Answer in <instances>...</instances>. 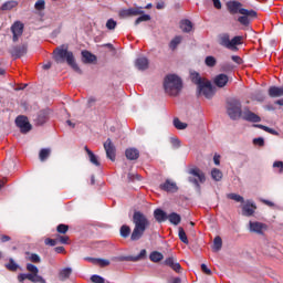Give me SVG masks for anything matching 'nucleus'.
I'll return each instance as SVG.
<instances>
[{
    "mask_svg": "<svg viewBox=\"0 0 283 283\" xmlns=\"http://www.w3.org/2000/svg\"><path fill=\"white\" fill-rule=\"evenodd\" d=\"M227 114L231 120H238V118H242L243 120H247L248 123H261L262 118L251 112L249 107H245L242 111V103L240 99L231 98L227 102Z\"/></svg>",
    "mask_w": 283,
    "mask_h": 283,
    "instance_id": "obj_1",
    "label": "nucleus"
},
{
    "mask_svg": "<svg viewBox=\"0 0 283 283\" xmlns=\"http://www.w3.org/2000/svg\"><path fill=\"white\" fill-rule=\"evenodd\" d=\"M133 224H135V227L130 234V240L133 242H137V240H140V238L145 235V231L149 229V224L151 223L149 222V219L147 218V216H145V213L140 211H135L133 214Z\"/></svg>",
    "mask_w": 283,
    "mask_h": 283,
    "instance_id": "obj_2",
    "label": "nucleus"
},
{
    "mask_svg": "<svg viewBox=\"0 0 283 283\" xmlns=\"http://www.w3.org/2000/svg\"><path fill=\"white\" fill-rule=\"evenodd\" d=\"M190 78L197 85V96H205L208 101L213 98L216 91H213V85L209 80L202 78L198 72L190 73Z\"/></svg>",
    "mask_w": 283,
    "mask_h": 283,
    "instance_id": "obj_3",
    "label": "nucleus"
},
{
    "mask_svg": "<svg viewBox=\"0 0 283 283\" xmlns=\"http://www.w3.org/2000/svg\"><path fill=\"white\" fill-rule=\"evenodd\" d=\"M54 59H55L56 63H65L66 62L67 65H70V67H72V70L74 72H76V74H83V71L76 63L74 53L72 51H69L67 48H63V46L56 48L54 51Z\"/></svg>",
    "mask_w": 283,
    "mask_h": 283,
    "instance_id": "obj_4",
    "label": "nucleus"
},
{
    "mask_svg": "<svg viewBox=\"0 0 283 283\" xmlns=\"http://www.w3.org/2000/svg\"><path fill=\"white\" fill-rule=\"evenodd\" d=\"M164 90L168 96H178L182 92V80L176 74H168L164 78Z\"/></svg>",
    "mask_w": 283,
    "mask_h": 283,
    "instance_id": "obj_5",
    "label": "nucleus"
},
{
    "mask_svg": "<svg viewBox=\"0 0 283 283\" xmlns=\"http://www.w3.org/2000/svg\"><path fill=\"white\" fill-rule=\"evenodd\" d=\"M219 45L227 48V50L238 51V45H242V36L237 35L232 40L229 33L219 34Z\"/></svg>",
    "mask_w": 283,
    "mask_h": 283,
    "instance_id": "obj_6",
    "label": "nucleus"
},
{
    "mask_svg": "<svg viewBox=\"0 0 283 283\" xmlns=\"http://www.w3.org/2000/svg\"><path fill=\"white\" fill-rule=\"evenodd\" d=\"M189 174V182L195 185L197 191H200V182L205 184L207 181V177L205 176L203 171L200 170L198 167L190 168L188 170Z\"/></svg>",
    "mask_w": 283,
    "mask_h": 283,
    "instance_id": "obj_7",
    "label": "nucleus"
},
{
    "mask_svg": "<svg viewBox=\"0 0 283 283\" xmlns=\"http://www.w3.org/2000/svg\"><path fill=\"white\" fill-rule=\"evenodd\" d=\"M227 8L230 14H245L250 17H258V12H255L254 10H248L242 8V4L238 1H229L227 3Z\"/></svg>",
    "mask_w": 283,
    "mask_h": 283,
    "instance_id": "obj_8",
    "label": "nucleus"
},
{
    "mask_svg": "<svg viewBox=\"0 0 283 283\" xmlns=\"http://www.w3.org/2000/svg\"><path fill=\"white\" fill-rule=\"evenodd\" d=\"M15 125L20 128V132L22 134H28V132H30L32 129V125L28 120V117L22 116V115H20L15 118Z\"/></svg>",
    "mask_w": 283,
    "mask_h": 283,
    "instance_id": "obj_9",
    "label": "nucleus"
},
{
    "mask_svg": "<svg viewBox=\"0 0 283 283\" xmlns=\"http://www.w3.org/2000/svg\"><path fill=\"white\" fill-rule=\"evenodd\" d=\"M9 54L14 59H21V56H25L28 54V44L13 45L9 50Z\"/></svg>",
    "mask_w": 283,
    "mask_h": 283,
    "instance_id": "obj_10",
    "label": "nucleus"
},
{
    "mask_svg": "<svg viewBox=\"0 0 283 283\" xmlns=\"http://www.w3.org/2000/svg\"><path fill=\"white\" fill-rule=\"evenodd\" d=\"M104 149L106 151V158L114 163L116 160V146H114V143H112L111 138H107L104 143Z\"/></svg>",
    "mask_w": 283,
    "mask_h": 283,
    "instance_id": "obj_11",
    "label": "nucleus"
},
{
    "mask_svg": "<svg viewBox=\"0 0 283 283\" xmlns=\"http://www.w3.org/2000/svg\"><path fill=\"white\" fill-rule=\"evenodd\" d=\"M143 7L122 9L119 11L120 19H127V17H138V14H144Z\"/></svg>",
    "mask_w": 283,
    "mask_h": 283,
    "instance_id": "obj_12",
    "label": "nucleus"
},
{
    "mask_svg": "<svg viewBox=\"0 0 283 283\" xmlns=\"http://www.w3.org/2000/svg\"><path fill=\"white\" fill-rule=\"evenodd\" d=\"M256 209L258 207L255 206V202H253V200H247L242 205V216L251 218V216L255 213Z\"/></svg>",
    "mask_w": 283,
    "mask_h": 283,
    "instance_id": "obj_13",
    "label": "nucleus"
},
{
    "mask_svg": "<svg viewBox=\"0 0 283 283\" xmlns=\"http://www.w3.org/2000/svg\"><path fill=\"white\" fill-rule=\"evenodd\" d=\"M11 32L13 34L12 41L13 43H17L19 41V38L23 35V23L17 21L11 27Z\"/></svg>",
    "mask_w": 283,
    "mask_h": 283,
    "instance_id": "obj_14",
    "label": "nucleus"
},
{
    "mask_svg": "<svg viewBox=\"0 0 283 283\" xmlns=\"http://www.w3.org/2000/svg\"><path fill=\"white\" fill-rule=\"evenodd\" d=\"M264 229H266V226L262 222H258V221L249 222V231L251 233H258L259 235H262V233H264Z\"/></svg>",
    "mask_w": 283,
    "mask_h": 283,
    "instance_id": "obj_15",
    "label": "nucleus"
},
{
    "mask_svg": "<svg viewBox=\"0 0 283 283\" xmlns=\"http://www.w3.org/2000/svg\"><path fill=\"white\" fill-rule=\"evenodd\" d=\"M145 258H147V250L143 249L136 256H122L119 260L122 262H139V260H145Z\"/></svg>",
    "mask_w": 283,
    "mask_h": 283,
    "instance_id": "obj_16",
    "label": "nucleus"
},
{
    "mask_svg": "<svg viewBox=\"0 0 283 283\" xmlns=\"http://www.w3.org/2000/svg\"><path fill=\"white\" fill-rule=\"evenodd\" d=\"M213 83L217 87H226L227 83H229V76L221 73L213 78Z\"/></svg>",
    "mask_w": 283,
    "mask_h": 283,
    "instance_id": "obj_17",
    "label": "nucleus"
},
{
    "mask_svg": "<svg viewBox=\"0 0 283 283\" xmlns=\"http://www.w3.org/2000/svg\"><path fill=\"white\" fill-rule=\"evenodd\" d=\"M135 66L137 67V70L145 72V70H148L149 67V60L145 56L137 57L135 61Z\"/></svg>",
    "mask_w": 283,
    "mask_h": 283,
    "instance_id": "obj_18",
    "label": "nucleus"
},
{
    "mask_svg": "<svg viewBox=\"0 0 283 283\" xmlns=\"http://www.w3.org/2000/svg\"><path fill=\"white\" fill-rule=\"evenodd\" d=\"M164 264H166V266H169L170 269H172V271H176V273H180V269H182V266H180V263H178L174 260V256L167 258L164 261Z\"/></svg>",
    "mask_w": 283,
    "mask_h": 283,
    "instance_id": "obj_19",
    "label": "nucleus"
},
{
    "mask_svg": "<svg viewBox=\"0 0 283 283\" xmlns=\"http://www.w3.org/2000/svg\"><path fill=\"white\" fill-rule=\"evenodd\" d=\"M160 189H163V191L175 193V191H178V186H176V182L166 180L164 184L160 185Z\"/></svg>",
    "mask_w": 283,
    "mask_h": 283,
    "instance_id": "obj_20",
    "label": "nucleus"
},
{
    "mask_svg": "<svg viewBox=\"0 0 283 283\" xmlns=\"http://www.w3.org/2000/svg\"><path fill=\"white\" fill-rule=\"evenodd\" d=\"M179 28L182 32H186V34H189V32L193 30V23L189 19H184L180 21Z\"/></svg>",
    "mask_w": 283,
    "mask_h": 283,
    "instance_id": "obj_21",
    "label": "nucleus"
},
{
    "mask_svg": "<svg viewBox=\"0 0 283 283\" xmlns=\"http://www.w3.org/2000/svg\"><path fill=\"white\" fill-rule=\"evenodd\" d=\"M125 156L128 160H138L140 157V151L136 148H127L125 151Z\"/></svg>",
    "mask_w": 283,
    "mask_h": 283,
    "instance_id": "obj_22",
    "label": "nucleus"
},
{
    "mask_svg": "<svg viewBox=\"0 0 283 283\" xmlns=\"http://www.w3.org/2000/svg\"><path fill=\"white\" fill-rule=\"evenodd\" d=\"M154 218L157 222H165L167 220V212H165L163 209L157 208L154 211Z\"/></svg>",
    "mask_w": 283,
    "mask_h": 283,
    "instance_id": "obj_23",
    "label": "nucleus"
},
{
    "mask_svg": "<svg viewBox=\"0 0 283 283\" xmlns=\"http://www.w3.org/2000/svg\"><path fill=\"white\" fill-rule=\"evenodd\" d=\"M84 149L88 155L90 163H92V165H95V167H99L101 161L98 160V156H96L87 146H85Z\"/></svg>",
    "mask_w": 283,
    "mask_h": 283,
    "instance_id": "obj_24",
    "label": "nucleus"
},
{
    "mask_svg": "<svg viewBox=\"0 0 283 283\" xmlns=\"http://www.w3.org/2000/svg\"><path fill=\"white\" fill-rule=\"evenodd\" d=\"M269 96H271V98L283 96V87L271 86L269 88Z\"/></svg>",
    "mask_w": 283,
    "mask_h": 283,
    "instance_id": "obj_25",
    "label": "nucleus"
},
{
    "mask_svg": "<svg viewBox=\"0 0 283 283\" xmlns=\"http://www.w3.org/2000/svg\"><path fill=\"white\" fill-rule=\"evenodd\" d=\"M83 63H94L96 61V55L92 54L90 51H82Z\"/></svg>",
    "mask_w": 283,
    "mask_h": 283,
    "instance_id": "obj_26",
    "label": "nucleus"
},
{
    "mask_svg": "<svg viewBox=\"0 0 283 283\" xmlns=\"http://www.w3.org/2000/svg\"><path fill=\"white\" fill-rule=\"evenodd\" d=\"M167 220H169L170 224H175V227H178V223L181 222L182 218L180 217V214L171 212L167 216Z\"/></svg>",
    "mask_w": 283,
    "mask_h": 283,
    "instance_id": "obj_27",
    "label": "nucleus"
},
{
    "mask_svg": "<svg viewBox=\"0 0 283 283\" xmlns=\"http://www.w3.org/2000/svg\"><path fill=\"white\" fill-rule=\"evenodd\" d=\"M258 15H247L242 14L241 17L238 18V21L241 25H244L245 28L250 25L251 19H255Z\"/></svg>",
    "mask_w": 283,
    "mask_h": 283,
    "instance_id": "obj_28",
    "label": "nucleus"
},
{
    "mask_svg": "<svg viewBox=\"0 0 283 283\" xmlns=\"http://www.w3.org/2000/svg\"><path fill=\"white\" fill-rule=\"evenodd\" d=\"M70 275H72V268H64L59 272V277L62 282L69 280Z\"/></svg>",
    "mask_w": 283,
    "mask_h": 283,
    "instance_id": "obj_29",
    "label": "nucleus"
},
{
    "mask_svg": "<svg viewBox=\"0 0 283 283\" xmlns=\"http://www.w3.org/2000/svg\"><path fill=\"white\" fill-rule=\"evenodd\" d=\"M164 258H165V255H163V253H160L158 251H153L149 254L150 262H155V263L161 262V260H164Z\"/></svg>",
    "mask_w": 283,
    "mask_h": 283,
    "instance_id": "obj_30",
    "label": "nucleus"
},
{
    "mask_svg": "<svg viewBox=\"0 0 283 283\" xmlns=\"http://www.w3.org/2000/svg\"><path fill=\"white\" fill-rule=\"evenodd\" d=\"M50 154H52V150L50 148H42L39 154L41 163H45V160L50 158Z\"/></svg>",
    "mask_w": 283,
    "mask_h": 283,
    "instance_id": "obj_31",
    "label": "nucleus"
},
{
    "mask_svg": "<svg viewBox=\"0 0 283 283\" xmlns=\"http://www.w3.org/2000/svg\"><path fill=\"white\" fill-rule=\"evenodd\" d=\"M222 177H223V175H222V172H221L220 169L213 168V169L211 170V178H212V180H214L216 182H220V180H222Z\"/></svg>",
    "mask_w": 283,
    "mask_h": 283,
    "instance_id": "obj_32",
    "label": "nucleus"
},
{
    "mask_svg": "<svg viewBox=\"0 0 283 283\" xmlns=\"http://www.w3.org/2000/svg\"><path fill=\"white\" fill-rule=\"evenodd\" d=\"M221 249H222V238L216 237L213 240L212 250L214 251V253H218V251H220Z\"/></svg>",
    "mask_w": 283,
    "mask_h": 283,
    "instance_id": "obj_33",
    "label": "nucleus"
},
{
    "mask_svg": "<svg viewBox=\"0 0 283 283\" xmlns=\"http://www.w3.org/2000/svg\"><path fill=\"white\" fill-rule=\"evenodd\" d=\"M253 127H256L258 129H263V132H266L268 134H272L273 136H277V133L273 128H269L268 126H264L262 124H254Z\"/></svg>",
    "mask_w": 283,
    "mask_h": 283,
    "instance_id": "obj_34",
    "label": "nucleus"
},
{
    "mask_svg": "<svg viewBox=\"0 0 283 283\" xmlns=\"http://www.w3.org/2000/svg\"><path fill=\"white\" fill-rule=\"evenodd\" d=\"M17 6H19V2L17 1H7L1 6V10H12L13 8H17Z\"/></svg>",
    "mask_w": 283,
    "mask_h": 283,
    "instance_id": "obj_35",
    "label": "nucleus"
},
{
    "mask_svg": "<svg viewBox=\"0 0 283 283\" xmlns=\"http://www.w3.org/2000/svg\"><path fill=\"white\" fill-rule=\"evenodd\" d=\"M227 198H228L229 200H234V202L244 203V197H242V196H240V195H238V193H233V192L228 193V195H227Z\"/></svg>",
    "mask_w": 283,
    "mask_h": 283,
    "instance_id": "obj_36",
    "label": "nucleus"
},
{
    "mask_svg": "<svg viewBox=\"0 0 283 283\" xmlns=\"http://www.w3.org/2000/svg\"><path fill=\"white\" fill-rule=\"evenodd\" d=\"M172 125L176 129H187L188 127L187 123H182L178 117L174 118Z\"/></svg>",
    "mask_w": 283,
    "mask_h": 283,
    "instance_id": "obj_37",
    "label": "nucleus"
},
{
    "mask_svg": "<svg viewBox=\"0 0 283 283\" xmlns=\"http://www.w3.org/2000/svg\"><path fill=\"white\" fill-rule=\"evenodd\" d=\"M179 240L184 242V244H189V239L187 238V232L181 227L178 229Z\"/></svg>",
    "mask_w": 283,
    "mask_h": 283,
    "instance_id": "obj_38",
    "label": "nucleus"
},
{
    "mask_svg": "<svg viewBox=\"0 0 283 283\" xmlns=\"http://www.w3.org/2000/svg\"><path fill=\"white\" fill-rule=\"evenodd\" d=\"M207 67H216L218 60L213 57V55H208L205 60Z\"/></svg>",
    "mask_w": 283,
    "mask_h": 283,
    "instance_id": "obj_39",
    "label": "nucleus"
},
{
    "mask_svg": "<svg viewBox=\"0 0 283 283\" xmlns=\"http://www.w3.org/2000/svg\"><path fill=\"white\" fill-rule=\"evenodd\" d=\"M181 42H182V38L181 36H176L175 39H172L170 41L169 48L171 50H176L178 48V45H180Z\"/></svg>",
    "mask_w": 283,
    "mask_h": 283,
    "instance_id": "obj_40",
    "label": "nucleus"
},
{
    "mask_svg": "<svg viewBox=\"0 0 283 283\" xmlns=\"http://www.w3.org/2000/svg\"><path fill=\"white\" fill-rule=\"evenodd\" d=\"M33 274L32 273H21L18 275V282H25V280H29L32 282Z\"/></svg>",
    "mask_w": 283,
    "mask_h": 283,
    "instance_id": "obj_41",
    "label": "nucleus"
},
{
    "mask_svg": "<svg viewBox=\"0 0 283 283\" xmlns=\"http://www.w3.org/2000/svg\"><path fill=\"white\" fill-rule=\"evenodd\" d=\"M129 233H132V228H129V226H122L120 227L122 238H129Z\"/></svg>",
    "mask_w": 283,
    "mask_h": 283,
    "instance_id": "obj_42",
    "label": "nucleus"
},
{
    "mask_svg": "<svg viewBox=\"0 0 283 283\" xmlns=\"http://www.w3.org/2000/svg\"><path fill=\"white\" fill-rule=\"evenodd\" d=\"M151 20V15H149V14H143V15H140L139 18H137L136 20H135V25H139V23H143V22H145V21H150Z\"/></svg>",
    "mask_w": 283,
    "mask_h": 283,
    "instance_id": "obj_43",
    "label": "nucleus"
},
{
    "mask_svg": "<svg viewBox=\"0 0 283 283\" xmlns=\"http://www.w3.org/2000/svg\"><path fill=\"white\" fill-rule=\"evenodd\" d=\"M252 144L255 146V147H264L265 143H264V139L263 137H256L252 140Z\"/></svg>",
    "mask_w": 283,
    "mask_h": 283,
    "instance_id": "obj_44",
    "label": "nucleus"
},
{
    "mask_svg": "<svg viewBox=\"0 0 283 283\" xmlns=\"http://www.w3.org/2000/svg\"><path fill=\"white\" fill-rule=\"evenodd\" d=\"M69 230H70V227L63 223L59 224L56 228L57 233H63V234L67 233Z\"/></svg>",
    "mask_w": 283,
    "mask_h": 283,
    "instance_id": "obj_45",
    "label": "nucleus"
},
{
    "mask_svg": "<svg viewBox=\"0 0 283 283\" xmlns=\"http://www.w3.org/2000/svg\"><path fill=\"white\" fill-rule=\"evenodd\" d=\"M91 282L93 283H105V279L98 274H94L91 276Z\"/></svg>",
    "mask_w": 283,
    "mask_h": 283,
    "instance_id": "obj_46",
    "label": "nucleus"
},
{
    "mask_svg": "<svg viewBox=\"0 0 283 283\" xmlns=\"http://www.w3.org/2000/svg\"><path fill=\"white\" fill-rule=\"evenodd\" d=\"M27 271H29L32 275L39 273V268L36 265L29 263L27 264Z\"/></svg>",
    "mask_w": 283,
    "mask_h": 283,
    "instance_id": "obj_47",
    "label": "nucleus"
},
{
    "mask_svg": "<svg viewBox=\"0 0 283 283\" xmlns=\"http://www.w3.org/2000/svg\"><path fill=\"white\" fill-rule=\"evenodd\" d=\"M31 282L45 283V279H43V276L39 275V273H35V274H33Z\"/></svg>",
    "mask_w": 283,
    "mask_h": 283,
    "instance_id": "obj_48",
    "label": "nucleus"
},
{
    "mask_svg": "<svg viewBox=\"0 0 283 283\" xmlns=\"http://www.w3.org/2000/svg\"><path fill=\"white\" fill-rule=\"evenodd\" d=\"M116 21L114 19H108L106 22L107 30H116Z\"/></svg>",
    "mask_w": 283,
    "mask_h": 283,
    "instance_id": "obj_49",
    "label": "nucleus"
},
{
    "mask_svg": "<svg viewBox=\"0 0 283 283\" xmlns=\"http://www.w3.org/2000/svg\"><path fill=\"white\" fill-rule=\"evenodd\" d=\"M34 8L35 10H45V0H38Z\"/></svg>",
    "mask_w": 283,
    "mask_h": 283,
    "instance_id": "obj_50",
    "label": "nucleus"
},
{
    "mask_svg": "<svg viewBox=\"0 0 283 283\" xmlns=\"http://www.w3.org/2000/svg\"><path fill=\"white\" fill-rule=\"evenodd\" d=\"M7 269H9V271H17L19 265L14 262V260L11 259L9 264H7Z\"/></svg>",
    "mask_w": 283,
    "mask_h": 283,
    "instance_id": "obj_51",
    "label": "nucleus"
},
{
    "mask_svg": "<svg viewBox=\"0 0 283 283\" xmlns=\"http://www.w3.org/2000/svg\"><path fill=\"white\" fill-rule=\"evenodd\" d=\"M30 262H34L35 264H39V262H41V256H39V254L36 253H32L29 256Z\"/></svg>",
    "mask_w": 283,
    "mask_h": 283,
    "instance_id": "obj_52",
    "label": "nucleus"
},
{
    "mask_svg": "<svg viewBox=\"0 0 283 283\" xmlns=\"http://www.w3.org/2000/svg\"><path fill=\"white\" fill-rule=\"evenodd\" d=\"M98 266L105 268L109 266L111 262L107 259H97Z\"/></svg>",
    "mask_w": 283,
    "mask_h": 283,
    "instance_id": "obj_53",
    "label": "nucleus"
},
{
    "mask_svg": "<svg viewBox=\"0 0 283 283\" xmlns=\"http://www.w3.org/2000/svg\"><path fill=\"white\" fill-rule=\"evenodd\" d=\"M273 168L279 169V174H283V161H274Z\"/></svg>",
    "mask_w": 283,
    "mask_h": 283,
    "instance_id": "obj_54",
    "label": "nucleus"
},
{
    "mask_svg": "<svg viewBox=\"0 0 283 283\" xmlns=\"http://www.w3.org/2000/svg\"><path fill=\"white\" fill-rule=\"evenodd\" d=\"M170 143H171L172 147H175L176 149H178V147H180V139H178L176 137H171Z\"/></svg>",
    "mask_w": 283,
    "mask_h": 283,
    "instance_id": "obj_55",
    "label": "nucleus"
},
{
    "mask_svg": "<svg viewBox=\"0 0 283 283\" xmlns=\"http://www.w3.org/2000/svg\"><path fill=\"white\" fill-rule=\"evenodd\" d=\"M44 243L49 247H56L57 241L56 239H45Z\"/></svg>",
    "mask_w": 283,
    "mask_h": 283,
    "instance_id": "obj_56",
    "label": "nucleus"
},
{
    "mask_svg": "<svg viewBox=\"0 0 283 283\" xmlns=\"http://www.w3.org/2000/svg\"><path fill=\"white\" fill-rule=\"evenodd\" d=\"M201 271L206 273V275H211V269H209L205 263L201 264Z\"/></svg>",
    "mask_w": 283,
    "mask_h": 283,
    "instance_id": "obj_57",
    "label": "nucleus"
},
{
    "mask_svg": "<svg viewBox=\"0 0 283 283\" xmlns=\"http://www.w3.org/2000/svg\"><path fill=\"white\" fill-rule=\"evenodd\" d=\"M232 61L237 63V65H242V57L238 55H232Z\"/></svg>",
    "mask_w": 283,
    "mask_h": 283,
    "instance_id": "obj_58",
    "label": "nucleus"
},
{
    "mask_svg": "<svg viewBox=\"0 0 283 283\" xmlns=\"http://www.w3.org/2000/svg\"><path fill=\"white\" fill-rule=\"evenodd\" d=\"M254 101H264V95H262V92H258L254 96H253Z\"/></svg>",
    "mask_w": 283,
    "mask_h": 283,
    "instance_id": "obj_59",
    "label": "nucleus"
},
{
    "mask_svg": "<svg viewBox=\"0 0 283 283\" xmlns=\"http://www.w3.org/2000/svg\"><path fill=\"white\" fill-rule=\"evenodd\" d=\"M212 3L214 6V8H217V10L222 9V2H220V0H212Z\"/></svg>",
    "mask_w": 283,
    "mask_h": 283,
    "instance_id": "obj_60",
    "label": "nucleus"
},
{
    "mask_svg": "<svg viewBox=\"0 0 283 283\" xmlns=\"http://www.w3.org/2000/svg\"><path fill=\"white\" fill-rule=\"evenodd\" d=\"M59 241L61 242V244H67V242H70V238L69 237H60Z\"/></svg>",
    "mask_w": 283,
    "mask_h": 283,
    "instance_id": "obj_61",
    "label": "nucleus"
},
{
    "mask_svg": "<svg viewBox=\"0 0 283 283\" xmlns=\"http://www.w3.org/2000/svg\"><path fill=\"white\" fill-rule=\"evenodd\" d=\"M86 262H91V264H98V259L96 258H85Z\"/></svg>",
    "mask_w": 283,
    "mask_h": 283,
    "instance_id": "obj_62",
    "label": "nucleus"
},
{
    "mask_svg": "<svg viewBox=\"0 0 283 283\" xmlns=\"http://www.w3.org/2000/svg\"><path fill=\"white\" fill-rule=\"evenodd\" d=\"M261 202H263V205H266L268 207H275V203L266 199H261Z\"/></svg>",
    "mask_w": 283,
    "mask_h": 283,
    "instance_id": "obj_63",
    "label": "nucleus"
},
{
    "mask_svg": "<svg viewBox=\"0 0 283 283\" xmlns=\"http://www.w3.org/2000/svg\"><path fill=\"white\" fill-rule=\"evenodd\" d=\"M213 163H214V165L220 166V155L213 156Z\"/></svg>",
    "mask_w": 283,
    "mask_h": 283,
    "instance_id": "obj_64",
    "label": "nucleus"
}]
</instances>
